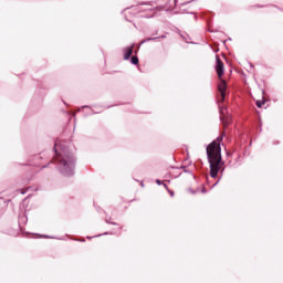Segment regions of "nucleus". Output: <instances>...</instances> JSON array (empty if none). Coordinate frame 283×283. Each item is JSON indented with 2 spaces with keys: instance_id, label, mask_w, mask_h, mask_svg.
<instances>
[{
  "instance_id": "10",
  "label": "nucleus",
  "mask_w": 283,
  "mask_h": 283,
  "mask_svg": "<svg viewBox=\"0 0 283 283\" xmlns=\"http://www.w3.org/2000/svg\"><path fill=\"white\" fill-rule=\"evenodd\" d=\"M156 182H157L158 185H164V187L167 189V185L164 184L163 181H160L159 179H157Z\"/></svg>"
},
{
  "instance_id": "15",
  "label": "nucleus",
  "mask_w": 283,
  "mask_h": 283,
  "mask_svg": "<svg viewBox=\"0 0 283 283\" xmlns=\"http://www.w3.org/2000/svg\"><path fill=\"white\" fill-rule=\"evenodd\" d=\"M21 193H25V192L21 191Z\"/></svg>"
},
{
  "instance_id": "7",
  "label": "nucleus",
  "mask_w": 283,
  "mask_h": 283,
  "mask_svg": "<svg viewBox=\"0 0 283 283\" xmlns=\"http://www.w3.org/2000/svg\"><path fill=\"white\" fill-rule=\"evenodd\" d=\"M130 62L133 65H138V56H132Z\"/></svg>"
},
{
  "instance_id": "8",
  "label": "nucleus",
  "mask_w": 283,
  "mask_h": 283,
  "mask_svg": "<svg viewBox=\"0 0 283 283\" xmlns=\"http://www.w3.org/2000/svg\"><path fill=\"white\" fill-rule=\"evenodd\" d=\"M156 39H158V38H148V39L144 40L142 43H147L149 41H156Z\"/></svg>"
},
{
  "instance_id": "13",
  "label": "nucleus",
  "mask_w": 283,
  "mask_h": 283,
  "mask_svg": "<svg viewBox=\"0 0 283 283\" xmlns=\"http://www.w3.org/2000/svg\"><path fill=\"white\" fill-rule=\"evenodd\" d=\"M170 196L174 198V191H169Z\"/></svg>"
},
{
  "instance_id": "11",
  "label": "nucleus",
  "mask_w": 283,
  "mask_h": 283,
  "mask_svg": "<svg viewBox=\"0 0 283 283\" xmlns=\"http://www.w3.org/2000/svg\"><path fill=\"white\" fill-rule=\"evenodd\" d=\"M181 169H184V171L187 174V167L182 166Z\"/></svg>"
},
{
  "instance_id": "9",
  "label": "nucleus",
  "mask_w": 283,
  "mask_h": 283,
  "mask_svg": "<svg viewBox=\"0 0 283 283\" xmlns=\"http://www.w3.org/2000/svg\"><path fill=\"white\" fill-rule=\"evenodd\" d=\"M262 105H264V102H261V101L256 102V107H262Z\"/></svg>"
},
{
  "instance_id": "12",
  "label": "nucleus",
  "mask_w": 283,
  "mask_h": 283,
  "mask_svg": "<svg viewBox=\"0 0 283 283\" xmlns=\"http://www.w3.org/2000/svg\"><path fill=\"white\" fill-rule=\"evenodd\" d=\"M106 222H108V224H116V223H114V222H112L109 220H106Z\"/></svg>"
},
{
  "instance_id": "6",
  "label": "nucleus",
  "mask_w": 283,
  "mask_h": 283,
  "mask_svg": "<svg viewBox=\"0 0 283 283\" xmlns=\"http://www.w3.org/2000/svg\"><path fill=\"white\" fill-rule=\"evenodd\" d=\"M123 52H124V60L129 61V59H132V54H134V45L125 48Z\"/></svg>"
},
{
  "instance_id": "2",
  "label": "nucleus",
  "mask_w": 283,
  "mask_h": 283,
  "mask_svg": "<svg viewBox=\"0 0 283 283\" xmlns=\"http://www.w3.org/2000/svg\"><path fill=\"white\" fill-rule=\"evenodd\" d=\"M223 138L224 134L220 135L217 140L211 142L206 148L211 178H216L222 168V148L220 147V143H222Z\"/></svg>"
},
{
  "instance_id": "14",
  "label": "nucleus",
  "mask_w": 283,
  "mask_h": 283,
  "mask_svg": "<svg viewBox=\"0 0 283 283\" xmlns=\"http://www.w3.org/2000/svg\"><path fill=\"white\" fill-rule=\"evenodd\" d=\"M218 185V181L213 185V187H216Z\"/></svg>"
},
{
  "instance_id": "1",
  "label": "nucleus",
  "mask_w": 283,
  "mask_h": 283,
  "mask_svg": "<svg viewBox=\"0 0 283 283\" xmlns=\"http://www.w3.org/2000/svg\"><path fill=\"white\" fill-rule=\"evenodd\" d=\"M54 151L56 154V160L59 163V170L63 176H74V167L76 159L74 155L67 149V146L61 144L60 140L55 142Z\"/></svg>"
},
{
  "instance_id": "4",
  "label": "nucleus",
  "mask_w": 283,
  "mask_h": 283,
  "mask_svg": "<svg viewBox=\"0 0 283 283\" xmlns=\"http://www.w3.org/2000/svg\"><path fill=\"white\" fill-rule=\"evenodd\" d=\"M216 72L218 74L219 78H222V76L224 75V63L222 62V60H220L219 55H216Z\"/></svg>"
},
{
  "instance_id": "3",
  "label": "nucleus",
  "mask_w": 283,
  "mask_h": 283,
  "mask_svg": "<svg viewBox=\"0 0 283 283\" xmlns=\"http://www.w3.org/2000/svg\"><path fill=\"white\" fill-rule=\"evenodd\" d=\"M218 91L220 94V97L218 99V103H224V98H227V81L221 80L218 85Z\"/></svg>"
},
{
  "instance_id": "5",
  "label": "nucleus",
  "mask_w": 283,
  "mask_h": 283,
  "mask_svg": "<svg viewBox=\"0 0 283 283\" xmlns=\"http://www.w3.org/2000/svg\"><path fill=\"white\" fill-rule=\"evenodd\" d=\"M220 120L223 123V126L227 127L228 125H231V116L226 115L227 108H220Z\"/></svg>"
}]
</instances>
